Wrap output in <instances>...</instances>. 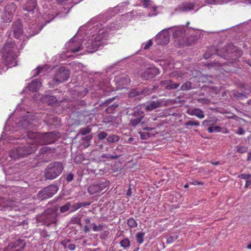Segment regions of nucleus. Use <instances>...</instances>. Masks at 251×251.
I'll list each match as a JSON object with an SVG mask.
<instances>
[{"label": "nucleus", "mask_w": 251, "mask_h": 251, "mask_svg": "<svg viewBox=\"0 0 251 251\" xmlns=\"http://www.w3.org/2000/svg\"><path fill=\"white\" fill-rule=\"evenodd\" d=\"M75 208V210L79 209V208L82 207L81 205V203H76L74 205Z\"/></svg>", "instance_id": "obj_57"}, {"label": "nucleus", "mask_w": 251, "mask_h": 251, "mask_svg": "<svg viewBox=\"0 0 251 251\" xmlns=\"http://www.w3.org/2000/svg\"><path fill=\"white\" fill-rule=\"evenodd\" d=\"M192 88V83L188 81L181 85L180 89L182 91H187L191 89Z\"/></svg>", "instance_id": "obj_32"}, {"label": "nucleus", "mask_w": 251, "mask_h": 251, "mask_svg": "<svg viewBox=\"0 0 251 251\" xmlns=\"http://www.w3.org/2000/svg\"><path fill=\"white\" fill-rule=\"evenodd\" d=\"M45 100L48 103L49 105L52 104L57 101L56 97L52 96H48L45 97Z\"/></svg>", "instance_id": "obj_29"}, {"label": "nucleus", "mask_w": 251, "mask_h": 251, "mask_svg": "<svg viewBox=\"0 0 251 251\" xmlns=\"http://www.w3.org/2000/svg\"><path fill=\"white\" fill-rule=\"evenodd\" d=\"M76 3L74 0H64V12H68L74 4Z\"/></svg>", "instance_id": "obj_24"}, {"label": "nucleus", "mask_w": 251, "mask_h": 251, "mask_svg": "<svg viewBox=\"0 0 251 251\" xmlns=\"http://www.w3.org/2000/svg\"><path fill=\"white\" fill-rule=\"evenodd\" d=\"M65 247H67L71 251H73L75 249V245L73 244H69L67 246H65Z\"/></svg>", "instance_id": "obj_50"}, {"label": "nucleus", "mask_w": 251, "mask_h": 251, "mask_svg": "<svg viewBox=\"0 0 251 251\" xmlns=\"http://www.w3.org/2000/svg\"><path fill=\"white\" fill-rule=\"evenodd\" d=\"M120 157L119 155H110L108 157V158H109V159H117L118 158H119Z\"/></svg>", "instance_id": "obj_58"}, {"label": "nucleus", "mask_w": 251, "mask_h": 251, "mask_svg": "<svg viewBox=\"0 0 251 251\" xmlns=\"http://www.w3.org/2000/svg\"><path fill=\"white\" fill-rule=\"evenodd\" d=\"M69 52L75 53L82 49L81 44L80 41H75L72 39L68 43L65 44Z\"/></svg>", "instance_id": "obj_11"}, {"label": "nucleus", "mask_w": 251, "mask_h": 251, "mask_svg": "<svg viewBox=\"0 0 251 251\" xmlns=\"http://www.w3.org/2000/svg\"><path fill=\"white\" fill-rule=\"evenodd\" d=\"M74 178V175L72 174H69L66 177V180L68 182L71 181Z\"/></svg>", "instance_id": "obj_51"}, {"label": "nucleus", "mask_w": 251, "mask_h": 251, "mask_svg": "<svg viewBox=\"0 0 251 251\" xmlns=\"http://www.w3.org/2000/svg\"><path fill=\"white\" fill-rule=\"evenodd\" d=\"M62 78L63 71L60 69L55 75L54 78L49 82L50 87L53 88L61 83L62 81Z\"/></svg>", "instance_id": "obj_14"}, {"label": "nucleus", "mask_w": 251, "mask_h": 251, "mask_svg": "<svg viewBox=\"0 0 251 251\" xmlns=\"http://www.w3.org/2000/svg\"><path fill=\"white\" fill-rule=\"evenodd\" d=\"M158 74H159V70L155 67H151L148 69L142 74V77L147 80L153 77Z\"/></svg>", "instance_id": "obj_15"}, {"label": "nucleus", "mask_w": 251, "mask_h": 251, "mask_svg": "<svg viewBox=\"0 0 251 251\" xmlns=\"http://www.w3.org/2000/svg\"><path fill=\"white\" fill-rule=\"evenodd\" d=\"M237 151L241 153H244L248 151V148L245 146H237Z\"/></svg>", "instance_id": "obj_39"}, {"label": "nucleus", "mask_w": 251, "mask_h": 251, "mask_svg": "<svg viewBox=\"0 0 251 251\" xmlns=\"http://www.w3.org/2000/svg\"><path fill=\"white\" fill-rule=\"evenodd\" d=\"M210 56V55H209V54L208 53V52H206V53H204V57L205 58H209V57Z\"/></svg>", "instance_id": "obj_64"}, {"label": "nucleus", "mask_w": 251, "mask_h": 251, "mask_svg": "<svg viewBox=\"0 0 251 251\" xmlns=\"http://www.w3.org/2000/svg\"><path fill=\"white\" fill-rule=\"evenodd\" d=\"M120 246L125 249H127L130 246V241L127 238H124L120 242Z\"/></svg>", "instance_id": "obj_30"}, {"label": "nucleus", "mask_w": 251, "mask_h": 251, "mask_svg": "<svg viewBox=\"0 0 251 251\" xmlns=\"http://www.w3.org/2000/svg\"><path fill=\"white\" fill-rule=\"evenodd\" d=\"M152 45V41L151 40H149L146 43L144 44L143 49L144 50L149 49Z\"/></svg>", "instance_id": "obj_45"}, {"label": "nucleus", "mask_w": 251, "mask_h": 251, "mask_svg": "<svg viewBox=\"0 0 251 251\" xmlns=\"http://www.w3.org/2000/svg\"><path fill=\"white\" fill-rule=\"evenodd\" d=\"M92 225L93 226V230L94 231H101L103 230L104 227L103 224H100L97 226L95 224H93Z\"/></svg>", "instance_id": "obj_35"}, {"label": "nucleus", "mask_w": 251, "mask_h": 251, "mask_svg": "<svg viewBox=\"0 0 251 251\" xmlns=\"http://www.w3.org/2000/svg\"><path fill=\"white\" fill-rule=\"evenodd\" d=\"M120 140V137L117 135H110L107 138V141L108 143H116Z\"/></svg>", "instance_id": "obj_28"}, {"label": "nucleus", "mask_w": 251, "mask_h": 251, "mask_svg": "<svg viewBox=\"0 0 251 251\" xmlns=\"http://www.w3.org/2000/svg\"><path fill=\"white\" fill-rule=\"evenodd\" d=\"M194 4L193 3H186L185 5L180 6L178 8L179 11L186 12L194 9Z\"/></svg>", "instance_id": "obj_25"}, {"label": "nucleus", "mask_w": 251, "mask_h": 251, "mask_svg": "<svg viewBox=\"0 0 251 251\" xmlns=\"http://www.w3.org/2000/svg\"><path fill=\"white\" fill-rule=\"evenodd\" d=\"M162 103V102L160 100H158L155 101H151L146 106V110L147 111H152L154 109L161 107Z\"/></svg>", "instance_id": "obj_20"}, {"label": "nucleus", "mask_w": 251, "mask_h": 251, "mask_svg": "<svg viewBox=\"0 0 251 251\" xmlns=\"http://www.w3.org/2000/svg\"><path fill=\"white\" fill-rule=\"evenodd\" d=\"M144 117V113L141 111H134L133 116L130 120V124L132 126H136L142 120Z\"/></svg>", "instance_id": "obj_13"}, {"label": "nucleus", "mask_w": 251, "mask_h": 251, "mask_svg": "<svg viewBox=\"0 0 251 251\" xmlns=\"http://www.w3.org/2000/svg\"><path fill=\"white\" fill-rule=\"evenodd\" d=\"M92 136L91 135H88L85 137L84 139V140L88 141H90L92 139Z\"/></svg>", "instance_id": "obj_59"}, {"label": "nucleus", "mask_w": 251, "mask_h": 251, "mask_svg": "<svg viewBox=\"0 0 251 251\" xmlns=\"http://www.w3.org/2000/svg\"><path fill=\"white\" fill-rule=\"evenodd\" d=\"M70 75V71L69 69H67L66 67H64V81L67 80Z\"/></svg>", "instance_id": "obj_36"}, {"label": "nucleus", "mask_w": 251, "mask_h": 251, "mask_svg": "<svg viewBox=\"0 0 251 251\" xmlns=\"http://www.w3.org/2000/svg\"><path fill=\"white\" fill-rule=\"evenodd\" d=\"M127 224L130 228H135L138 226L137 223L133 218H129L127 220Z\"/></svg>", "instance_id": "obj_31"}, {"label": "nucleus", "mask_w": 251, "mask_h": 251, "mask_svg": "<svg viewBox=\"0 0 251 251\" xmlns=\"http://www.w3.org/2000/svg\"><path fill=\"white\" fill-rule=\"evenodd\" d=\"M50 120H48L47 119H46L44 121L45 122L47 123V124L48 125L51 126V125H55L53 123V121L55 120V118L52 117V116H50Z\"/></svg>", "instance_id": "obj_40"}, {"label": "nucleus", "mask_w": 251, "mask_h": 251, "mask_svg": "<svg viewBox=\"0 0 251 251\" xmlns=\"http://www.w3.org/2000/svg\"><path fill=\"white\" fill-rule=\"evenodd\" d=\"M109 232L108 230H105L103 231L100 235V238L101 239H105L106 238H107L108 236L109 235Z\"/></svg>", "instance_id": "obj_44"}, {"label": "nucleus", "mask_w": 251, "mask_h": 251, "mask_svg": "<svg viewBox=\"0 0 251 251\" xmlns=\"http://www.w3.org/2000/svg\"><path fill=\"white\" fill-rule=\"evenodd\" d=\"M58 190L56 185H50L41 190L37 194V198L41 201L50 198L56 193Z\"/></svg>", "instance_id": "obj_7"}, {"label": "nucleus", "mask_w": 251, "mask_h": 251, "mask_svg": "<svg viewBox=\"0 0 251 251\" xmlns=\"http://www.w3.org/2000/svg\"><path fill=\"white\" fill-rule=\"evenodd\" d=\"M211 164L214 165H218L220 164V163L219 161L211 162Z\"/></svg>", "instance_id": "obj_63"}, {"label": "nucleus", "mask_w": 251, "mask_h": 251, "mask_svg": "<svg viewBox=\"0 0 251 251\" xmlns=\"http://www.w3.org/2000/svg\"><path fill=\"white\" fill-rule=\"evenodd\" d=\"M28 136L31 138L33 144L37 145V148L40 145L51 144L55 141L52 132L44 134L31 133L28 134Z\"/></svg>", "instance_id": "obj_4"}, {"label": "nucleus", "mask_w": 251, "mask_h": 251, "mask_svg": "<svg viewBox=\"0 0 251 251\" xmlns=\"http://www.w3.org/2000/svg\"><path fill=\"white\" fill-rule=\"evenodd\" d=\"M84 230L85 232H88L89 231L90 228L87 226H85L84 228Z\"/></svg>", "instance_id": "obj_61"}, {"label": "nucleus", "mask_w": 251, "mask_h": 251, "mask_svg": "<svg viewBox=\"0 0 251 251\" xmlns=\"http://www.w3.org/2000/svg\"><path fill=\"white\" fill-rule=\"evenodd\" d=\"M63 166L61 163L53 162L48 165L45 170V176L47 179L56 178L62 171Z\"/></svg>", "instance_id": "obj_6"}, {"label": "nucleus", "mask_w": 251, "mask_h": 251, "mask_svg": "<svg viewBox=\"0 0 251 251\" xmlns=\"http://www.w3.org/2000/svg\"><path fill=\"white\" fill-rule=\"evenodd\" d=\"M175 239L173 238V237L170 236L167 239V243L168 244L172 243L175 241Z\"/></svg>", "instance_id": "obj_55"}, {"label": "nucleus", "mask_w": 251, "mask_h": 251, "mask_svg": "<svg viewBox=\"0 0 251 251\" xmlns=\"http://www.w3.org/2000/svg\"><path fill=\"white\" fill-rule=\"evenodd\" d=\"M108 38V33L103 29L100 30L99 33L91 42L85 44L86 47L89 50V51L90 52H93L97 50L100 47L106 45Z\"/></svg>", "instance_id": "obj_3"}, {"label": "nucleus", "mask_w": 251, "mask_h": 251, "mask_svg": "<svg viewBox=\"0 0 251 251\" xmlns=\"http://www.w3.org/2000/svg\"><path fill=\"white\" fill-rule=\"evenodd\" d=\"M245 131L243 128L240 127L236 131V133L239 135H243L245 133Z\"/></svg>", "instance_id": "obj_49"}, {"label": "nucleus", "mask_w": 251, "mask_h": 251, "mask_svg": "<svg viewBox=\"0 0 251 251\" xmlns=\"http://www.w3.org/2000/svg\"><path fill=\"white\" fill-rule=\"evenodd\" d=\"M218 55L221 56L227 60L236 61L241 55V51L234 46L232 44H230L227 46L217 51Z\"/></svg>", "instance_id": "obj_5"}, {"label": "nucleus", "mask_w": 251, "mask_h": 251, "mask_svg": "<svg viewBox=\"0 0 251 251\" xmlns=\"http://www.w3.org/2000/svg\"><path fill=\"white\" fill-rule=\"evenodd\" d=\"M234 96L237 98L240 99L241 100H243L245 99H247V97L245 94L239 93V92H235L234 93Z\"/></svg>", "instance_id": "obj_38"}, {"label": "nucleus", "mask_w": 251, "mask_h": 251, "mask_svg": "<svg viewBox=\"0 0 251 251\" xmlns=\"http://www.w3.org/2000/svg\"><path fill=\"white\" fill-rule=\"evenodd\" d=\"M114 81L117 85V88L118 89L126 88L130 82L128 75L125 74H121L116 76Z\"/></svg>", "instance_id": "obj_10"}, {"label": "nucleus", "mask_w": 251, "mask_h": 251, "mask_svg": "<svg viewBox=\"0 0 251 251\" xmlns=\"http://www.w3.org/2000/svg\"><path fill=\"white\" fill-rule=\"evenodd\" d=\"M14 36L16 38H19L23 34V27L22 24L19 23H15L12 26Z\"/></svg>", "instance_id": "obj_16"}, {"label": "nucleus", "mask_w": 251, "mask_h": 251, "mask_svg": "<svg viewBox=\"0 0 251 251\" xmlns=\"http://www.w3.org/2000/svg\"><path fill=\"white\" fill-rule=\"evenodd\" d=\"M140 94V93L136 90H133L129 94L130 97H134L138 96Z\"/></svg>", "instance_id": "obj_46"}, {"label": "nucleus", "mask_w": 251, "mask_h": 251, "mask_svg": "<svg viewBox=\"0 0 251 251\" xmlns=\"http://www.w3.org/2000/svg\"><path fill=\"white\" fill-rule=\"evenodd\" d=\"M17 6L15 3L12 2L6 6V10H9L8 12L9 17L7 21L5 22H9L12 20V16L13 13L16 11Z\"/></svg>", "instance_id": "obj_22"}, {"label": "nucleus", "mask_w": 251, "mask_h": 251, "mask_svg": "<svg viewBox=\"0 0 251 251\" xmlns=\"http://www.w3.org/2000/svg\"><path fill=\"white\" fill-rule=\"evenodd\" d=\"M150 0H143L142 3L144 7L147 8L150 5Z\"/></svg>", "instance_id": "obj_48"}, {"label": "nucleus", "mask_w": 251, "mask_h": 251, "mask_svg": "<svg viewBox=\"0 0 251 251\" xmlns=\"http://www.w3.org/2000/svg\"><path fill=\"white\" fill-rule=\"evenodd\" d=\"M185 126H200V122H198V121H196V120H190L189 121H187L186 123H185Z\"/></svg>", "instance_id": "obj_34"}, {"label": "nucleus", "mask_w": 251, "mask_h": 251, "mask_svg": "<svg viewBox=\"0 0 251 251\" xmlns=\"http://www.w3.org/2000/svg\"><path fill=\"white\" fill-rule=\"evenodd\" d=\"M107 135L108 134L106 132L104 131H101L98 134L97 136L99 140H102L105 139L107 136Z\"/></svg>", "instance_id": "obj_37"}, {"label": "nucleus", "mask_w": 251, "mask_h": 251, "mask_svg": "<svg viewBox=\"0 0 251 251\" xmlns=\"http://www.w3.org/2000/svg\"><path fill=\"white\" fill-rule=\"evenodd\" d=\"M37 6L36 0H27L23 6V10L28 12H33Z\"/></svg>", "instance_id": "obj_17"}, {"label": "nucleus", "mask_w": 251, "mask_h": 251, "mask_svg": "<svg viewBox=\"0 0 251 251\" xmlns=\"http://www.w3.org/2000/svg\"><path fill=\"white\" fill-rule=\"evenodd\" d=\"M37 149V145L33 144L31 138L28 136L26 144L22 145L18 148L11 150L10 156L14 159H17L21 157H24L34 153Z\"/></svg>", "instance_id": "obj_2"}, {"label": "nucleus", "mask_w": 251, "mask_h": 251, "mask_svg": "<svg viewBox=\"0 0 251 251\" xmlns=\"http://www.w3.org/2000/svg\"><path fill=\"white\" fill-rule=\"evenodd\" d=\"M131 194H132V193H131V189L130 188H129L126 192V195L128 196H130L131 195Z\"/></svg>", "instance_id": "obj_62"}, {"label": "nucleus", "mask_w": 251, "mask_h": 251, "mask_svg": "<svg viewBox=\"0 0 251 251\" xmlns=\"http://www.w3.org/2000/svg\"><path fill=\"white\" fill-rule=\"evenodd\" d=\"M71 221L73 224H80V218L79 216L73 217Z\"/></svg>", "instance_id": "obj_43"}, {"label": "nucleus", "mask_w": 251, "mask_h": 251, "mask_svg": "<svg viewBox=\"0 0 251 251\" xmlns=\"http://www.w3.org/2000/svg\"><path fill=\"white\" fill-rule=\"evenodd\" d=\"M251 185V179L250 178L246 180L245 187L247 188V187H248V186L249 185Z\"/></svg>", "instance_id": "obj_56"}, {"label": "nucleus", "mask_w": 251, "mask_h": 251, "mask_svg": "<svg viewBox=\"0 0 251 251\" xmlns=\"http://www.w3.org/2000/svg\"><path fill=\"white\" fill-rule=\"evenodd\" d=\"M47 66L45 65L43 67L39 66L37 67L35 69L32 71L33 75V76H36L39 75L42 71H47Z\"/></svg>", "instance_id": "obj_26"}, {"label": "nucleus", "mask_w": 251, "mask_h": 251, "mask_svg": "<svg viewBox=\"0 0 251 251\" xmlns=\"http://www.w3.org/2000/svg\"><path fill=\"white\" fill-rule=\"evenodd\" d=\"M113 120V117L111 116L106 117L104 119L105 122H112Z\"/></svg>", "instance_id": "obj_54"}, {"label": "nucleus", "mask_w": 251, "mask_h": 251, "mask_svg": "<svg viewBox=\"0 0 251 251\" xmlns=\"http://www.w3.org/2000/svg\"><path fill=\"white\" fill-rule=\"evenodd\" d=\"M118 107V105L114 104L112 105L111 106H109L106 109V111L108 113L112 112L113 110H115L116 108H117Z\"/></svg>", "instance_id": "obj_47"}, {"label": "nucleus", "mask_w": 251, "mask_h": 251, "mask_svg": "<svg viewBox=\"0 0 251 251\" xmlns=\"http://www.w3.org/2000/svg\"><path fill=\"white\" fill-rule=\"evenodd\" d=\"M0 53L5 65L9 67L17 65V58L20 54V51L14 41L6 42L1 49Z\"/></svg>", "instance_id": "obj_1"}, {"label": "nucleus", "mask_w": 251, "mask_h": 251, "mask_svg": "<svg viewBox=\"0 0 251 251\" xmlns=\"http://www.w3.org/2000/svg\"><path fill=\"white\" fill-rule=\"evenodd\" d=\"M57 210L48 209L45 211L43 215V222L45 225L49 226L50 224L55 221Z\"/></svg>", "instance_id": "obj_9"}, {"label": "nucleus", "mask_w": 251, "mask_h": 251, "mask_svg": "<svg viewBox=\"0 0 251 251\" xmlns=\"http://www.w3.org/2000/svg\"><path fill=\"white\" fill-rule=\"evenodd\" d=\"M91 131V129L89 127L87 126L85 128L81 129L80 130V133L82 135H84L90 132Z\"/></svg>", "instance_id": "obj_41"}, {"label": "nucleus", "mask_w": 251, "mask_h": 251, "mask_svg": "<svg viewBox=\"0 0 251 251\" xmlns=\"http://www.w3.org/2000/svg\"><path fill=\"white\" fill-rule=\"evenodd\" d=\"M191 184L192 185H203L204 184L203 182H201V181H192V182H191Z\"/></svg>", "instance_id": "obj_52"}, {"label": "nucleus", "mask_w": 251, "mask_h": 251, "mask_svg": "<svg viewBox=\"0 0 251 251\" xmlns=\"http://www.w3.org/2000/svg\"><path fill=\"white\" fill-rule=\"evenodd\" d=\"M90 204V203L88 202H81V205H82V207L89 205Z\"/></svg>", "instance_id": "obj_60"}, {"label": "nucleus", "mask_w": 251, "mask_h": 251, "mask_svg": "<svg viewBox=\"0 0 251 251\" xmlns=\"http://www.w3.org/2000/svg\"><path fill=\"white\" fill-rule=\"evenodd\" d=\"M164 41H163L162 42H160V44L163 43V44H166L169 42V38L168 35L164 36Z\"/></svg>", "instance_id": "obj_53"}, {"label": "nucleus", "mask_w": 251, "mask_h": 251, "mask_svg": "<svg viewBox=\"0 0 251 251\" xmlns=\"http://www.w3.org/2000/svg\"><path fill=\"white\" fill-rule=\"evenodd\" d=\"M221 127L219 126H209L207 128V131L209 133H213V132H219L221 131Z\"/></svg>", "instance_id": "obj_33"}, {"label": "nucleus", "mask_w": 251, "mask_h": 251, "mask_svg": "<svg viewBox=\"0 0 251 251\" xmlns=\"http://www.w3.org/2000/svg\"><path fill=\"white\" fill-rule=\"evenodd\" d=\"M160 83L161 86L164 87L167 90L176 89L179 85V83L172 84V81L171 80L161 81Z\"/></svg>", "instance_id": "obj_18"}, {"label": "nucleus", "mask_w": 251, "mask_h": 251, "mask_svg": "<svg viewBox=\"0 0 251 251\" xmlns=\"http://www.w3.org/2000/svg\"><path fill=\"white\" fill-rule=\"evenodd\" d=\"M145 233L143 232H138L136 235V240L137 243L141 244L144 242Z\"/></svg>", "instance_id": "obj_27"}, {"label": "nucleus", "mask_w": 251, "mask_h": 251, "mask_svg": "<svg viewBox=\"0 0 251 251\" xmlns=\"http://www.w3.org/2000/svg\"><path fill=\"white\" fill-rule=\"evenodd\" d=\"M109 182L105 180L104 181H99L94 182L88 188V191L90 195L98 193L103 190L109 184Z\"/></svg>", "instance_id": "obj_8"}, {"label": "nucleus", "mask_w": 251, "mask_h": 251, "mask_svg": "<svg viewBox=\"0 0 251 251\" xmlns=\"http://www.w3.org/2000/svg\"><path fill=\"white\" fill-rule=\"evenodd\" d=\"M41 82L38 79L32 80L28 86V89L32 92L36 91L41 86Z\"/></svg>", "instance_id": "obj_23"}, {"label": "nucleus", "mask_w": 251, "mask_h": 251, "mask_svg": "<svg viewBox=\"0 0 251 251\" xmlns=\"http://www.w3.org/2000/svg\"><path fill=\"white\" fill-rule=\"evenodd\" d=\"M185 34V30L183 27H178L176 28L173 33L175 38L179 40L180 39L183 38Z\"/></svg>", "instance_id": "obj_19"}, {"label": "nucleus", "mask_w": 251, "mask_h": 251, "mask_svg": "<svg viewBox=\"0 0 251 251\" xmlns=\"http://www.w3.org/2000/svg\"><path fill=\"white\" fill-rule=\"evenodd\" d=\"M187 113L191 116H195L199 119H203L204 114L202 110L199 108H195L192 110H188Z\"/></svg>", "instance_id": "obj_21"}, {"label": "nucleus", "mask_w": 251, "mask_h": 251, "mask_svg": "<svg viewBox=\"0 0 251 251\" xmlns=\"http://www.w3.org/2000/svg\"><path fill=\"white\" fill-rule=\"evenodd\" d=\"M25 246V243L24 240H18L10 244L4 251H22Z\"/></svg>", "instance_id": "obj_12"}, {"label": "nucleus", "mask_w": 251, "mask_h": 251, "mask_svg": "<svg viewBox=\"0 0 251 251\" xmlns=\"http://www.w3.org/2000/svg\"><path fill=\"white\" fill-rule=\"evenodd\" d=\"M238 177L244 179L248 180V179L251 178V175L250 174H242L239 175H238Z\"/></svg>", "instance_id": "obj_42"}]
</instances>
